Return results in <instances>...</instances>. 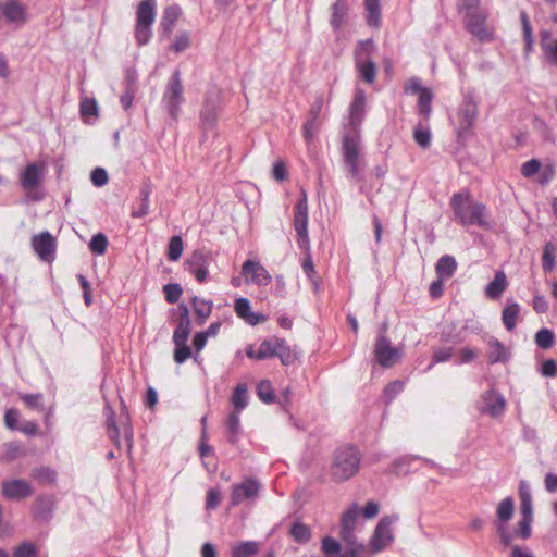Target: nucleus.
Segmentation results:
<instances>
[{"label": "nucleus", "mask_w": 557, "mask_h": 557, "mask_svg": "<svg viewBox=\"0 0 557 557\" xmlns=\"http://www.w3.org/2000/svg\"><path fill=\"white\" fill-rule=\"evenodd\" d=\"M190 355H191V350L187 346V344L175 345L174 360L176 363L182 364L190 357Z\"/></svg>", "instance_id": "obj_60"}, {"label": "nucleus", "mask_w": 557, "mask_h": 557, "mask_svg": "<svg viewBox=\"0 0 557 557\" xmlns=\"http://www.w3.org/2000/svg\"><path fill=\"white\" fill-rule=\"evenodd\" d=\"M290 535L298 543H307L311 537V531L306 524L295 522L290 528Z\"/></svg>", "instance_id": "obj_44"}, {"label": "nucleus", "mask_w": 557, "mask_h": 557, "mask_svg": "<svg viewBox=\"0 0 557 557\" xmlns=\"http://www.w3.org/2000/svg\"><path fill=\"white\" fill-rule=\"evenodd\" d=\"M520 313V306L515 301H508L502 312V321L508 331H512L517 324V318Z\"/></svg>", "instance_id": "obj_29"}, {"label": "nucleus", "mask_w": 557, "mask_h": 557, "mask_svg": "<svg viewBox=\"0 0 557 557\" xmlns=\"http://www.w3.org/2000/svg\"><path fill=\"white\" fill-rule=\"evenodd\" d=\"M183 253V240L180 236H173L169 243L168 257L170 260L176 261Z\"/></svg>", "instance_id": "obj_51"}, {"label": "nucleus", "mask_w": 557, "mask_h": 557, "mask_svg": "<svg viewBox=\"0 0 557 557\" xmlns=\"http://www.w3.org/2000/svg\"><path fill=\"white\" fill-rule=\"evenodd\" d=\"M366 113V94L362 89H356L349 107V124L351 132L343 136L342 156L344 164L351 178L360 180V135L358 127L361 125Z\"/></svg>", "instance_id": "obj_1"}, {"label": "nucleus", "mask_w": 557, "mask_h": 557, "mask_svg": "<svg viewBox=\"0 0 557 557\" xmlns=\"http://www.w3.org/2000/svg\"><path fill=\"white\" fill-rule=\"evenodd\" d=\"M37 550L33 543L24 542L14 550V557H36Z\"/></svg>", "instance_id": "obj_56"}, {"label": "nucleus", "mask_w": 557, "mask_h": 557, "mask_svg": "<svg viewBox=\"0 0 557 557\" xmlns=\"http://www.w3.org/2000/svg\"><path fill=\"white\" fill-rule=\"evenodd\" d=\"M513 511H515V502H513L512 497L509 496V497H506L503 500H500V503L498 504V506L496 508L495 525L507 524L511 520V518L513 516Z\"/></svg>", "instance_id": "obj_24"}, {"label": "nucleus", "mask_w": 557, "mask_h": 557, "mask_svg": "<svg viewBox=\"0 0 557 557\" xmlns=\"http://www.w3.org/2000/svg\"><path fill=\"white\" fill-rule=\"evenodd\" d=\"M54 508V499L50 495L38 496L33 505V513L35 519L48 521L52 517Z\"/></svg>", "instance_id": "obj_21"}, {"label": "nucleus", "mask_w": 557, "mask_h": 557, "mask_svg": "<svg viewBox=\"0 0 557 557\" xmlns=\"http://www.w3.org/2000/svg\"><path fill=\"white\" fill-rule=\"evenodd\" d=\"M154 18L156 0H143L136 11L135 39L138 46H145L150 41Z\"/></svg>", "instance_id": "obj_6"}, {"label": "nucleus", "mask_w": 557, "mask_h": 557, "mask_svg": "<svg viewBox=\"0 0 557 557\" xmlns=\"http://www.w3.org/2000/svg\"><path fill=\"white\" fill-rule=\"evenodd\" d=\"M359 513L360 509L356 504L348 508L342 516L339 533L355 532L356 521L359 517Z\"/></svg>", "instance_id": "obj_28"}, {"label": "nucleus", "mask_w": 557, "mask_h": 557, "mask_svg": "<svg viewBox=\"0 0 557 557\" xmlns=\"http://www.w3.org/2000/svg\"><path fill=\"white\" fill-rule=\"evenodd\" d=\"M92 184L97 187L104 186L108 183L109 176L104 169L96 168L90 175Z\"/></svg>", "instance_id": "obj_58"}, {"label": "nucleus", "mask_w": 557, "mask_h": 557, "mask_svg": "<svg viewBox=\"0 0 557 557\" xmlns=\"http://www.w3.org/2000/svg\"><path fill=\"white\" fill-rule=\"evenodd\" d=\"M541 48L546 61L553 65H557V39H552L550 32L541 33Z\"/></svg>", "instance_id": "obj_23"}, {"label": "nucleus", "mask_w": 557, "mask_h": 557, "mask_svg": "<svg viewBox=\"0 0 557 557\" xmlns=\"http://www.w3.org/2000/svg\"><path fill=\"white\" fill-rule=\"evenodd\" d=\"M399 520L397 513L384 516L376 524L370 539L369 546L372 554H379L386 549L394 542L392 525Z\"/></svg>", "instance_id": "obj_8"}, {"label": "nucleus", "mask_w": 557, "mask_h": 557, "mask_svg": "<svg viewBox=\"0 0 557 557\" xmlns=\"http://www.w3.org/2000/svg\"><path fill=\"white\" fill-rule=\"evenodd\" d=\"M361 456L354 446L335 450L330 466V475L334 482H344L355 476L360 468Z\"/></svg>", "instance_id": "obj_4"}, {"label": "nucleus", "mask_w": 557, "mask_h": 557, "mask_svg": "<svg viewBox=\"0 0 557 557\" xmlns=\"http://www.w3.org/2000/svg\"><path fill=\"white\" fill-rule=\"evenodd\" d=\"M30 476L42 484H53L55 482V472L49 467L34 468Z\"/></svg>", "instance_id": "obj_42"}, {"label": "nucleus", "mask_w": 557, "mask_h": 557, "mask_svg": "<svg viewBox=\"0 0 557 557\" xmlns=\"http://www.w3.org/2000/svg\"><path fill=\"white\" fill-rule=\"evenodd\" d=\"M181 15V9L177 5L169 7L164 10L161 26L168 33H171L174 28V25Z\"/></svg>", "instance_id": "obj_38"}, {"label": "nucleus", "mask_w": 557, "mask_h": 557, "mask_svg": "<svg viewBox=\"0 0 557 557\" xmlns=\"http://www.w3.org/2000/svg\"><path fill=\"white\" fill-rule=\"evenodd\" d=\"M533 519L530 518H521L518 523L517 533L522 539H528L531 535V524Z\"/></svg>", "instance_id": "obj_64"}, {"label": "nucleus", "mask_w": 557, "mask_h": 557, "mask_svg": "<svg viewBox=\"0 0 557 557\" xmlns=\"http://www.w3.org/2000/svg\"><path fill=\"white\" fill-rule=\"evenodd\" d=\"M177 311L180 313V320L173 333V343L174 345H184L187 343L190 335L189 310L186 305L181 304L177 307Z\"/></svg>", "instance_id": "obj_18"}, {"label": "nucleus", "mask_w": 557, "mask_h": 557, "mask_svg": "<svg viewBox=\"0 0 557 557\" xmlns=\"http://www.w3.org/2000/svg\"><path fill=\"white\" fill-rule=\"evenodd\" d=\"M318 131V125L315 123V120L314 119H310L308 120L304 126H302V133H304V137L305 139L309 143L313 139L315 133Z\"/></svg>", "instance_id": "obj_63"}, {"label": "nucleus", "mask_w": 557, "mask_h": 557, "mask_svg": "<svg viewBox=\"0 0 557 557\" xmlns=\"http://www.w3.org/2000/svg\"><path fill=\"white\" fill-rule=\"evenodd\" d=\"M260 549V544L256 541H246L232 546V557H252Z\"/></svg>", "instance_id": "obj_30"}, {"label": "nucleus", "mask_w": 557, "mask_h": 557, "mask_svg": "<svg viewBox=\"0 0 557 557\" xmlns=\"http://www.w3.org/2000/svg\"><path fill=\"white\" fill-rule=\"evenodd\" d=\"M260 490V482L251 478L234 484L231 492V505L238 506L244 502L253 503L259 497Z\"/></svg>", "instance_id": "obj_11"}, {"label": "nucleus", "mask_w": 557, "mask_h": 557, "mask_svg": "<svg viewBox=\"0 0 557 557\" xmlns=\"http://www.w3.org/2000/svg\"><path fill=\"white\" fill-rule=\"evenodd\" d=\"M540 161L536 159H531L522 164L521 173L525 177H531L540 171Z\"/></svg>", "instance_id": "obj_59"}, {"label": "nucleus", "mask_w": 557, "mask_h": 557, "mask_svg": "<svg viewBox=\"0 0 557 557\" xmlns=\"http://www.w3.org/2000/svg\"><path fill=\"white\" fill-rule=\"evenodd\" d=\"M161 101L169 115L173 120H177L181 106L184 102V88L178 70L174 71L169 78Z\"/></svg>", "instance_id": "obj_7"}, {"label": "nucleus", "mask_w": 557, "mask_h": 557, "mask_svg": "<svg viewBox=\"0 0 557 557\" xmlns=\"http://www.w3.org/2000/svg\"><path fill=\"white\" fill-rule=\"evenodd\" d=\"M278 342H280V338H276V337L261 342V344L258 348L257 355H256V359L263 360V359L275 357Z\"/></svg>", "instance_id": "obj_37"}, {"label": "nucleus", "mask_w": 557, "mask_h": 557, "mask_svg": "<svg viewBox=\"0 0 557 557\" xmlns=\"http://www.w3.org/2000/svg\"><path fill=\"white\" fill-rule=\"evenodd\" d=\"M32 495V485L23 479L8 480L2 483V496L8 499L18 500Z\"/></svg>", "instance_id": "obj_16"}, {"label": "nucleus", "mask_w": 557, "mask_h": 557, "mask_svg": "<svg viewBox=\"0 0 557 557\" xmlns=\"http://www.w3.org/2000/svg\"><path fill=\"white\" fill-rule=\"evenodd\" d=\"M29 20L27 5L21 0H0V22L4 21L10 25L20 28Z\"/></svg>", "instance_id": "obj_9"}, {"label": "nucleus", "mask_w": 557, "mask_h": 557, "mask_svg": "<svg viewBox=\"0 0 557 557\" xmlns=\"http://www.w3.org/2000/svg\"><path fill=\"white\" fill-rule=\"evenodd\" d=\"M231 403L234 411L240 412L248 405L247 387L244 384H238L232 395Z\"/></svg>", "instance_id": "obj_36"}, {"label": "nucleus", "mask_w": 557, "mask_h": 557, "mask_svg": "<svg viewBox=\"0 0 557 557\" xmlns=\"http://www.w3.org/2000/svg\"><path fill=\"white\" fill-rule=\"evenodd\" d=\"M488 360L491 363L503 362L507 360V352L502 343L498 341H491L488 343Z\"/></svg>", "instance_id": "obj_41"}, {"label": "nucleus", "mask_w": 557, "mask_h": 557, "mask_svg": "<svg viewBox=\"0 0 557 557\" xmlns=\"http://www.w3.org/2000/svg\"><path fill=\"white\" fill-rule=\"evenodd\" d=\"M374 356L377 363L384 368H391L396 364L403 357V350L393 347L391 342L384 335V330L379 334L374 346Z\"/></svg>", "instance_id": "obj_10"}, {"label": "nucleus", "mask_w": 557, "mask_h": 557, "mask_svg": "<svg viewBox=\"0 0 557 557\" xmlns=\"http://www.w3.org/2000/svg\"><path fill=\"white\" fill-rule=\"evenodd\" d=\"M454 219L463 226L478 225L488 228L490 222L486 207L475 201L469 191L454 194L450 198Z\"/></svg>", "instance_id": "obj_2"}, {"label": "nucleus", "mask_w": 557, "mask_h": 557, "mask_svg": "<svg viewBox=\"0 0 557 557\" xmlns=\"http://www.w3.org/2000/svg\"><path fill=\"white\" fill-rule=\"evenodd\" d=\"M163 290L165 294V299L170 304H175L183 293L181 285L176 283H170L164 285Z\"/></svg>", "instance_id": "obj_53"}, {"label": "nucleus", "mask_w": 557, "mask_h": 557, "mask_svg": "<svg viewBox=\"0 0 557 557\" xmlns=\"http://www.w3.org/2000/svg\"><path fill=\"white\" fill-rule=\"evenodd\" d=\"M332 15L330 23L334 29H339L347 17V4L344 0H336L331 7Z\"/></svg>", "instance_id": "obj_27"}, {"label": "nucleus", "mask_w": 557, "mask_h": 557, "mask_svg": "<svg viewBox=\"0 0 557 557\" xmlns=\"http://www.w3.org/2000/svg\"><path fill=\"white\" fill-rule=\"evenodd\" d=\"M98 106L95 99L84 98L81 102V114L83 116L97 115Z\"/></svg>", "instance_id": "obj_57"}, {"label": "nucleus", "mask_w": 557, "mask_h": 557, "mask_svg": "<svg viewBox=\"0 0 557 557\" xmlns=\"http://www.w3.org/2000/svg\"><path fill=\"white\" fill-rule=\"evenodd\" d=\"M213 259L210 253L195 251L186 261V269L196 278H206L210 274V267Z\"/></svg>", "instance_id": "obj_15"}, {"label": "nucleus", "mask_w": 557, "mask_h": 557, "mask_svg": "<svg viewBox=\"0 0 557 557\" xmlns=\"http://www.w3.org/2000/svg\"><path fill=\"white\" fill-rule=\"evenodd\" d=\"M507 281H491L485 288V294L491 299H497L506 290Z\"/></svg>", "instance_id": "obj_49"}, {"label": "nucleus", "mask_w": 557, "mask_h": 557, "mask_svg": "<svg viewBox=\"0 0 557 557\" xmlns=\"http://www.w3.org/2000/svg\"><path fill=\"white\" fill-rule=\"evenodd\" d=\"M355 64L361 78L368 84H373L376 77V66L374 61L363 60L355 62Z\"/></svg>", "instance_id": "obj_33"}, {"label": "nucleus", "mask_w": 557, "mask_h": 557, "mask_svg": "<svg viewBox=\"0 0 557 557\" xmlns=\"http://www.w3.org/2000/svg\"><path fill=\"white\" fill-rule=\"evenodd\" d=\"M275 357H278L282 364H284V366H289L294 362L295 356L292 352V350L285 339L280 338Z\"/></svg>", "instance_id": "obj_46"}, {"label": "nucleus", "mask_w": 557, "mask_h": 557, "mask_svg": "<svg viewBox=\"0 0 557 557\" xmlns=\"http://www.w3.org/2000/svg\"><path fill=\"white\" fill-rule=\"evenodd\" d=\"M478 117V103L471 97H465L457 111V134L468 133Z\"/></svg>", "instance_id": "obj_13"}, {"label": "nucleus", "mask_w": 557, "mask_h": 557, "mask_svg": "<svg viewBox=\"0 0 557 557\" xmlns=\"http://www.w3.org/2000/svg\"><path fill=\"white\" fill-rule=\"evenodd\" d=\"M150 193L149 186L141 187L138 201L132 206L131 215L133 218H144L149 213Z\"/></svg>", "instance_id": "obj_25"}, {"label": "nucleus", "mask_w": 557, "mask_h": 557, "mask_svg": "<svg viewBox=\"0 0 557 557\" xmlns=\"http://www.w3.org/2000/svg\"><path fill=\"white\" fill-rule=\"evenodd\" d=\"M454 355V348H435L432 357V362L428 367L430 370L434 364L448 361Z\"/></svg>", "instance_id": "obj_52"}, {"label": "nucleus", "mask_w": 557, "mask_h": 557, "mask_svg": "<svg viewBox=\"0 0 557 557\" xmlns=\"http://www.w3.org/2000/svg\"><path fill=\"white\" fill-rule=\"evenodd\" d=\"M535 343L540 348L548 349L554 345V334L548 329L540 330L535 335Z\"/></svg>", "instance_id": "obj_48"}, {"label": "nucleus", "mask_w": 557, "mask_h": 557, "mask_svg": "<svg viewBox=\"0 0 557 557\" xmlns=\"http://www.w3.org/2000/svg\"><path fill=\"white\" fill-rule=\"evenodd\" d=\"M195 312L201 318L206 319L210 315L212 304L210 301L200 300L197 297L193 300Z\"/></svg>", "instance_id": "obj_55"}, {"label": "nucleus", "mask_w": 557, "mask_h": 557, "mask_svg": "<svg viewBox=\"0 0 557 557\" xmlns=\"http://www.w3.org/2000/svg\"><path fill=\"white\" fill-rule=\"evenodd\" d=\"M367 21L370 26L379 27L381 24L380 0H366Z\"/></svg>", "instance_id": "obj_34"}, {"label": "nucleus", "mask_w": 557, "mask_h": 557, "mask_svg": "<svg viewBox=\"0 0 557 557\" xmlns=\"http://www.w3.org/2000/svg\"><path fill=\"white\" fill-rule=\"evenodd\" d=\"M375 51V45L372 39L358 41L355 49V62L363 60H372V54Z\"/></svg>", "instance_id": "obj_35"}, {"label": "nucleus", "mask_w": 557, "mask_h": 557, "mask_svg": "<svg viewBox=\"0 0 557 557\" xmlns=\"http://www.w3.org/2000/svg\"><path fill=\"white\" fill-rule=\"evenodd\" d=\"M234 309L236 314L250 325H257L265 321V317L261 313H255L250 310V302L247 298H237Z\"/></svg>", "instance_id": "obj_20"}, {"label": "nucleus", "mask_w": 557, "mask_h": 557, "mask_svg": "<svg viewBox=\"0 0 557 557\" xmlns=\"http://www.w3.org/2000/svg\"><path fill=\"white\" fill-rule=\"evenodd\" d=\"M242 275L245 278H270L264 267L256 260H247L242 267Z\"/></svg>", "instance_id": "obj_26"}, {"label": "nucleus", "mask_w": 557, "mask_h": 557, "mask_svg": "<svg viewBox=\"0 0 557 557\" xmlns=\"http://www.w3.org/2000/svg\"><path fill=\"white\" fill-rule=\"evenodd\" d=\"M404 389V383L401 381H394L389 383L385 389L384 395L391 401Z\"/></svg>", "instance_id": "obj_62"}, {"label": "nucleus", "mask_w": 557, "mask_h": 557, "mask_svg": "<svg viewBox=\"0 0 557 557\" xmlns=\"http://www.w3.org/2000/svg\"><path fill=\"white\" fill-rule=\"evenodd\" d=\"M321 550L325 557H347L345 549L335 539L326 536L322 540Z\"/></svg>", "instance_id": "obj_32"}, {"label": "nucleus", "mask_w": 557, "mask_h": 557, "mask_svg": "<svg viewBox=\"0 0 557 557\" xmlns=\"http://www.w3.org/2000/svg\"><path fill=\"white\" fill-rule=\"evenodd\" d=\"M108 247V239L102 233L92 236L89 243V249L96 255H103Z\"/></svg>", "instance_id": "obj_50"}, {"label": "nucleus", "mask_w": 557, "mask_h": 557, "mask_svg": "<svg viewBox=\"0 0 557 557\" xmlns=\"http://www.w3.org/2000/svg\"><path fill=\"white\" fill-rule=\"evenodd\" d=\"M44 168L37 163H30L21 174V185L29 195L40 184Z\"/></svg>", "instance_id": "obj_19"}, {"label": "nucleus", "mask_w": 557, "mask_h": 557, "mask_svg": "<svg viewBox=\"0 0 557 557\" xmlns=\"http://www.w3.org/2000/svg\"><path fill=\"white\" fill-rule=\"evenodd\" d=\"M294 228L298 236L299 248L305 252H309L310 239L308 234V200L307 193L304 188H301V197L295 206ZM302 269L308 277H311L314 274L313 262L309 253H307V257L302 262Z\"/></svg>", "instance_id": "obj_3"}, {"label": "nucleus", "mask_w": 557, "mask_h": 557, "mask_svg": "<svg viewBox=\"0 0 557 557\" xmlns=\"http://www.w3.org/2000/svg\"><path fill=\"white\" fill-rule=\"evenodd\" d=\"M435 269L440 278L453 276L457 269V261L453 256L445 255L438 259Z\"/></svg>", "instance_id": "obj_31"}, {"label": "nucleus", "mask_w": 557, "mask_h": 557, "mask_svg": "<svg viewBox=\"0 0 557 557\" xmlns=\"http://www.w3.org/2000/svg\"><path fill=\"white\" fill-rule=\"evenodd\" d=\"M32 248L40 261L51 263L55 258L57 240L50 232L44 231L33 235Z\"/></svg>", "instance_id": "obj_12"}, {"label": "nucleus", "mask_w": 557, "mask_h": 557, "mask_svg": "<svg viewBox=\"0 0 557 557\" xmlns=\"http://www.w3.org/2000/svg\"><path fill=\"white\" fill-rule=\"evenodd\" d=\"M462 9L466 29L480 41H491L493 30L485 24L488 13L480 7V0H462Z\"/></svg>", "instance_id": "obj_5"}, {"label": "nucleus", "mask_w": 557, "mask_h": 557, "mask_svg": "<svg viewBox=\"0 0 557 557\" xmlns=\"http://www.w3.org/2000/svg\"><path fill=\"white\" fill-rule=\"evenodd\" d=\"M239 413L237 411H234L230 413L228 418L226 419V429L230 434V442L232 444H235L238 440L239 433H240V419Z\"/></svg>", "instance_id": "obj_39"}, {"label": "nucleus", "mask_w": 557, "mask_h": 557, "mask_svg": "<svg viewBox=\"0 0 557 557\" xmlns=\"http://www.w3.org/2000/svg\"><path fill=\"white\" fill-rule=\"evenodd\" d=\"M413 138L416 143L423 149L431 145V132L429 128L422 127L420 124L414 127Z\"/></svg>", "instance_id": "obj_47"}, {"label": "nucleus", "mask_w": 557, "mask_h": 557, "mask_svg": "<svg viewBox=\"0 0 557 557\" xmlns=\"http://www.w3.org/2000/svg\"><path fill=\"white\" fill-rule=\"evenodd\" d=\"M557 246L550 242L546 243L542 256L543 268L546 271H552L556 264Z\"/></svg>", "instance_id": "obj_43"}, {"label": "nucleus", "mask_w": 557, "mask_h": 557, "mask_svg": "<svg viewBox=\"0 0 557 557\" xmlns=\"http://www.w3.org/2000/svg\"><path fill=\"white\" fill-rule=\"evenodd\" d=\"M432 100L433 94L430 88L422 90L421 95H419L418 110L419 113L422 114L425 120H429L432 113Z\"/></svg>", "instance_id": "obj_40"}, {"label": "nucleus", "mask_w": 557, "mask_h": 557, "mask_svg": "<svg viewBox=\"0 0 557 557\" xmlns=\"http://www.w3.org/2000/svg\"><path fill=\"white\" fill-rule=\"evenodd\" d=\"M220 109V98L218 92L207 94L203 108L200 111V123L205 132L212 131L216 123Z\"/></svg>", "instance_id": "obj_14"}, {"label": "nucleus", "mask_w": 557, "mask_h": 557, "mask_svg": "<svg viewBox=\"0 0 557 557\" xmlns=\"http://www.w3.org/2000/svg\"><path fill=\"white\" fill-rule=\"evenodd\" d=\"M342 541L344 542L345 553L347 557H362L367 547L363 543L359 542L355 535V532L339 533Z\"/></svg>", "instance_id": "obj_22"}, {"label": "nucleus", "mask_w": 557, "mask_h": 557, "mask_svg": "<svg viewBox=\"0 0 557 557\" xmlns=\"http://www.w3.org/2000/svg\"><path fill=\"white\" fill-rule=\"evenodd\" d=\"M257 394L260 400L265 404H272L275 399V394L270 381H261L257 386Z\"/></svg>", "instance_id": "obj_45"}, {"label": "nucleus", "mask_w": 557, "mask_h": 557, "mask_svg": "<svg viewBox=\"0 0 557 557\" xmlns=\"http://www.w3.org/2000/svg\"><path fill=\"white\" fill-rule=\"evenodd\" d=\"M21 398L27 407L36 409L38 411H44L45 408H44V404H42V395L41 394H25V395H22Z\"/></svg>", "instance_id": "obj_54"}, {"label": "nucleus", "mask_w": 557, "mask_h": 557, "mask_svg": "<svg viewBox=\"0 0 557 557\" xmlns=\"http://www.w3.org/2000/svg\"><path fill=\"white\" fill-rule=\"evenodd\" d=\"M190 45L188 33H182L176 37L172 45V50L176 53L186 50Z\"/></svg>", "instance_id": "obj_61"}, {"label": "nucleus", "mask_w": 557, "mask_h": 557, "mask_svg": "<svg viewBox=\"0 0 557 557\" xmlns=\"http://www.w3.org/2000/svg\"><path fill=\"white\" fill-rule=\"evenodd\" d=\"M506 407V400L503 395L495 391H487L481 396L480 411L491 417H498Z\"/></svg>", "instance_id": "obj_17"}]
</instances>
